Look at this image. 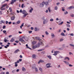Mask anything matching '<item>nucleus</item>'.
Instances as JSON below:
<instances>
[{"label": "nucleus", "instance_id": "f257e3e1", "mask_svg": "<svg viewBox=\"0 0 74 74\" xmlns=\"http://www.w3.org/2000/svg\"><path fill=\"white\" fill-rule=\"evenodd\" d=\"M45 4L46 5H48V2H43L42 3H40V7H44V5Z\"/></svg>", "mask_w": 74, "mask_h": 74}, {"label": "nucleus", "instance_id": "f03ea898", "mask_svg": "<svg viewBox=\"0 0 74 74\" xmlns=\"http://www.w3.org/2000/svg\"><path fill=\"white\" fill-rule=\"evenodd\" d=\"M7 3L4 4L2 5V6L1 7V10H5V8H3V7H5L6 6V8H8V6L7 5Z\"/></svg>", "mask_w": 74, "mask_h": 74}, {"label": "nucleus", "instance_id": "7ed1b4c3", "mask_svg": "<svg viewBox=\"0 0 74 74\" xmlns=\"http://www.w3.org/2000/svg\"><path fill=\"white\" fill-rule=\"evenodd\" d=\"M40 45H43V43L41 42H39L38 45H36V47H37V48H38V47H40Z\"/></svg>", "mask_w": 74, "mask_h": 74}, {"label": "nucleus", "instance_id": "20e7f679", "mask_svg": "<svg viewBox=\"0 0 74 74\" xmlns=\"http://www.w3.org/2000/svg\"><path fill=\"white\" fill-rule=\"evenodd\" d=\"M52 53H54L53 54V55H56L58 53H59V51H54V50H53L51 51Z\"/></svg>", "mask_w": 74, "mask_h": 74}, {"label": "nucleus", "instance_id": "39448f33", "mask_svg": "<svg viewBox=\"0 0 74 74\" xmlns=\"http://www.w3.org/2000/svg\"><path fill=\"white\" fill-rule=\"evenodd\" d=\"M51 63H49L46 64V66L47 68H50V67H51Z\"/></svg>", "mask_w": 74, "mask_h": 74}, {"label": "nucleus", "instance_id": "423d86ee", "mask_svg": "<svg viewBox=\"0 0 74 74\" xmlns=\"http://www.w3.org/2000/svg\"><path fill=\"white\" fill-rule=\"evenodd\" d=\"M12 1L10 3L11 4H13L14 3V2H16V0H11Z\"/></svg>", "mask_w": 74, "mask_h": 74}, {"label": "nucleus", "instance_id": "0eeeda50", "mask_svg": "<svg viewBox=\"0 0 74 74\" xmlns=\"http://www.w3.org/2000/svg\"><path fill=\"white\" fill-rule=\"evenodd\" d=\"M19 40L20 41H21V42H25V41H24L23 38H20Z\"/></svg>", "mask_w": 74, "mask_h": 74}, {"label": "nucleus", "instance_id": "6e6552de", "mask_svg": "<svg viewBox=\"0 0 74 74\" xmlns=\"http://www.w3.org/2000/svg\"><path fill=\"white\" fill-rule=\"evenodd\" d=\"M15 16H12L11 18V21H14L15 19Z\"/></svg>", "mask_w": 74, "mask_h": 74}, {"label": "nucleus", "instance_id": "1a4fd4ad", "mask_svg": "<svg viewBox=\"0 0 74 74\" xmlns=\"http://www.w3.org/2000/svg\"><path fill=\"white\" fill-rule=\"evenodd\" d=\"M47 57L48 58H49V59H50V60L51 59V58H52V57L51 56V55L47 56Z\"/></svg>", "mask_w": 74, "mask_h": 74}, {"label": "nucleus", "instance_id": "9d476101", "mask_svg": "<svg viewBox=\"0 0 74 74\" xmlns=\"http://www.w3.org/2000/svg\"><path fill=\"white\" fill-rule=\"evenodd\" d=\"M47 22H48V21H47L46 20H44L43 22V24H45V23H47Z\"/></svg>", "mask_w": 74, "mask_h": 74}, {"label": "nucleus", "instance_id": "9b49d317", "mask_svg": "<svg viewBox=\"0 0 74 74\" xmlns=\"http://www.w3.org/2000/svg\"><path fill=\"white\" fill-rule=\"evenodd\" d=\"M41 62L42 63H44V61L42 60H40L38 62V63H40Z\"/></svg>", "mask_w": 74, "mask_h": 74}, {"label": "nucleus", "instance_id": "f8f14e48", "mask_svg": "<svg viewBox=\"0 0 74 74\" xmlns=\"http://www.w3.org/2000/svg\"><path fill=\"white\" fill-rule=\"evenodd\" d=\"M19 49H17L15 50V51L14 52V53H16L18 52H19Z\"/></svg>", "mask_w": 74, "mask_h": 74}, {"label": "nucleus", "instance_id": "ddd939ff", "mask_svg": "<svg viewBox=\"0 0 74 74\" xmlns=\"http://www.w3.org/2000/svg\"><path fill=\"white\" fill-rule=\"evenodd\" d=\"M28 14L27 13H25L23 15V18H25L27 15Z\"/></svg>", "mask_w": 74, "mask_h": 74}, {"label": "nucleus", "instance_id": "4468645a", "mask_svg": "<svg viewBox=\"0 0 74 74\" xmlns=\"http://www.w3.org/2000/svg\"><path fill=\"white\" fill-rule=\"evenodd\" d=\"M64 62L65 63V64L67 65H69V62L66 61H64Z\"/></svg>", "mask_w": 74, "mask_h": 74}, {"label": "nucleus", "instance_id": "2eb2a0df", "mask_svg": "<svg viewBox=\"0 0 74 74\" xmlns=\"http://www.w3.org/2000/svg\"><path fill=\"white\" fill-rule=\"evenodd\" d=\"M36 43H37V41H33L32 42V44H33V45L36 44Z\"/></svg>", "mask_w": 74, "mask_h": 74}, {"label": "nucleus", "instance_id": "dca6fc26", "mask_svg": "<svg viewBox=\"0 0 74 74\" xmlns=\"http://www.w3.org/2000/svg\"><path fill=\"white\" fill-rule=\"evenodd\" d=\"M26 10H23V11L22 12V13L23 14H25V13H26Z\"/></svg>", "mask_w": 74, "mask_h": 74}, {"label": "nucleus", "instance_id": "f3484780", "mask_svg": "<svg viewBox=\"0 0 74 74\" xmlns=\"http://www.w3.org/2000/svg\"><path fill=\"white\" fill-rule=\"evenodd\" d=\"M26 48H27L28 49H31L30 48V47H28V45L27 44L26 45Z\"/></svg>", "mask_w": 74, "mask_h": 74}, {"label": "nucleus", "instance_id": "a211bd4d", "mask_svg": "<svg viewBox=\"0 0 74 74\" xmlns=\"http://www.w3.org/2000/svg\"><path fill=\"white\" fill-rule=\"evenodd\" d=\"M37 48V46H32V48L33 49H35V48Z\"/></svg>", "mask_w": 74, "mask_h": 74}, {"label": "nucleus", "instance_id": "6ab92c4d", "mask_svg": "<svg viewBox=\"0 0 74 74\" xmlns=\"http://www.w3.org/2000/svg\"><path fill=\"white\" fill-rule=\"evenodd\" d=\"M66 59H67V60H70V58H69L68 57H65L64 59V60H66Z\"/></svg>", "mask_w": 74, "mask_h": 74}, {"label": "nucleus", "instance_id": "aec40b11", "mask_svg": "<svg viewBox=\"0 0 74 74\" xmlns=\"http://www.w3.org/2000/svg\"><path fill=\"white\" fill-rule=\"evenodd\" d=\"M7 41L8 42V40H7V39H6V38H5L4 39V42H7Z\"/></svg>", "mask_w": 74, "mask_h": 74}, {"label": "nucleus", "instance_id": "412c9836", "mask_svg": "<svg viewBox=\"0 0 74 74\" xmlns=\"http://www.w3.org/2000/svg\"><path fill=\"white\" fill-rule=\"evenodd\" d=\"M22 71H26V69L24 68V67H23L22 69Z\"/></svg>", "mask_w": 74, "mask_h": 74}, {"label": "nucleus", "instance_id": "4be33fe9", "mask_svg": "<svg viewBox=\"0 0 74 74\" xmlns=\"http://www.w3.org/2000/svg\"><path fill=\"white\" fill-rule=\"evenodd\" d=\"M69 9H71V8H74V7L73 6H71L69 7Z\"/></svg>", "mask_w": 74, "mask_h": 74}, {"label": "nucleus", "instance_id": "5701e85b", "mask_svg": "<svg viewBox=\"0 0 74 74\" xmlns=\"http://www.w3.org/2000/svg\"><path fill=\"white\" fill-rule=\"evenodd\" d=\"M15 41L14 39V38H12L10 40V42H13V41Z\"/></svg>", "mask_w": 74, "mask_h": 74}, {"label": "nucleus", "instance_id": "b1692460", "mask_svg": "<svg viewBox=\"0 0 74 74\" xmlns=\"http://www.w3.org/2000/svg\"><path fill=\"white\" fill-rule=\"evenodd\" d=\"M38 40H39V42H42V39L40 38H39V39H38Z\"/></svg>", "mask_w": 74, "mask_h": 74}, {"label": "nucleus", "instance_id": "393cba45", "mask_svg": "<svg viewBox=\"0 0 74 74\" xmlns=\"http://www.w3.org/2000/svg\"><path fill=\"white\" fill-rule=\"evenodd\" d=\"M66 25L67 27H70V25L69 24H66Z\"/></svg>", "mask_w": 74, "mask_h": 74}, {"label": "nucleus", "instance_id": "a878e982", "mask_svg": "<svg viewBox=\"0 0 74 74\" xmlns=\"http://www.w3.org/2000/svg\"><path fill=\"white\" fill-rule=\"evenodd\" d=\"M24 25V23H22V24L21 25V26H20V27L21 29H22V27Z\"/></svg>", "mask_w": 74, "mask_h": 74}, {"label": "nucleus", "instance_id": "bb28decb", "mask_svg": "<svg viewBox=\"0 0 74 74\" xmlns=\"http://www.w3.org/2000/svg\"><path fill=\"white\" fill-rule=\"evenodd\" d=\"M33 10V8H32L29 11V12H32V11Z\"/></svg>", "mask_w": 74, "mask_h": 74}, {"label": "nucleus", "instance_id": "cd10ccee", "mask_svg": "<svg viewBox=\"0 0 74 74\" xmlns=\"http://www.w3.org/2000/svg\"><path fill=\"white\" fill-rule=\"evenodd\" d=\"M63 23V21H62L59 24V25H62Z\"/></svg>", "mask_w": 74, "mask_h": 74}, {"label": "nucleus", "instance_id": "c85d7f7f", "mask_svg": "<svg viewBox=\"0 0 74 74\" xmlns=\"http://www.w3.org/2000/svg\"><path fill=\"white\" fill-rule=\"evenodd\" d=\"M14 64H15V67H17V66H18V64H17V62H15Z\"/></svg>", "mask_w": 74, "mask_h": 74}, {"label": "nucleus", "instance_id": "c756f323", "mask_svg": "<svg viewBox=\"0 0 74 74\" xmlns=\"http://www.w3.org/2000/svg\"><path fill=\"white\" fill-rule=\"evenodd\" d=\"M35 69L36 70V72H37V71H38V69H37V68L35 67Z\"/></svg>", "mask_w": 74, "mask_h": 74}, {"label": "nucleus", "instance_id": "7c9ffc66", "mask_svg": "<svg viewBox=\"0 0 74 74\" xmlns=\"http://www.w3.org/2000/svg\"><path fill=\"white\" fill-rule=\"evenodd\" d=\"M64 14L65 15H66V14H68V12L67 11H65L64 12Z\"/></svg>", "mask_w": 74, "mask_h": 74}, {"label": "nucleus", "instance_id": "2f4dec72", "mask_svg": "<svg viewBox=\"0 0 74 74\" xmlns=\"http://www.w3.org/2000/svg\"><path fill=\"white\" fill-rule=\"evenodd\" d=\"M51 36H52L53 37L55 36V35H54V34H53V33H52L51 34Z\"/></svg>", "mask_w": 74, "mask_h": 74}, {"label": "nucleus", "instance_id": "473e14b6", "mask_svg": "<svg viewBox=\"0 0 74 74\" xmlns=\"http://www.w3.org/2000/svg\"><path fill=\"white\" fill-rule=\"evenodd\" d=\"M61 35V36H65V34L63 33H62Z\"/></svg>", "mask_w": 74, "mask_h": 74}, {"label": "nucleus", "instance_id": "72a5a7b5", "mask_svg": "<svg viewBox=\"0 0 74 74\" xmlns=\"http://www.w3.org/2000/svg\"><path fill=\"white\" fill-rule=\"evenodd\" d=\"M70 16H71V17H72L73 18V17H74V14H71L70 15Z\"/></svg>", "mask_w": 74, "mask_h": 74}, {"label": "nucleus", "instance_id": "f704fd0d", "mask_svg": "<svg viewBox=\"0 0 74 74\" xmlns=\"http://www.w3.org/2000/svg\"><path fill=\"white\" fill-rule=\"evenodd\" d=\"M21 23V21H18L16 22V23L17 24H19Z\"/></svg>", "mask_w": 74, "mask_h": 74}, {"label": "nucleus", "instance_id": "c9c22d12", "mask_svg": "<svg viewBox=\"0 0 74 74\" xmlns=\"http://www.w3.org/2000/svg\"><path fill=\"white\" fill-rule=\"evenodd\" d=\"M55 10H58V7L57 6H56L55 8Z\"/></svg>", "mask_w": 74, "mask_h": 74}, {"label": "nucleus", "instance_id": "e433bc0d", "mask_svg": "<svg viewBox=\"0 0 74 74\" xmlns=\"http://www.w3.org/2000/svg\"><path fill=\"white\" fill-rule=\"evenodd\" d=\"M39 38L40 37H35L36 39V40H38V39H39Z\"/></svg>", "mask_w": 74, "mask_h": 74}, {"label": "nucleus", "instance_id": "4c0bfd02", "mask_svg": "<svg viewBox=\"0 0 74 74\" xmlns=\"http://www.w3.org/2000/svg\"><path fill=\"white\" fill-rule=\"evenodd\" d=\"M32 58H36V55L34 54L32 56Z\"/></svg>", "mask_w": 74, "mask_h": 74}, {"label": "nucleus", "instance_id": "58836bf2", "mask_svg": "<svg viewBox=\"0 0 74 74\" xmlns=\"http://www.w3.org/2000/svg\"><path fill=\"white\" fill-rule=\"evenodd\" d=\"M69 54L70 55H73V53L71 52H69Z\"/></svg>", "mask_w": 74, "mask_h": 74}, {"label": "nucleus", "instance_id": "ea45409f", "mask_svg": "<svg viewBox=\"0 0 74 74\" xmlns=\"http://www.w3.org/2000/svg\"><path fill=\"white\" fill-rule=\"evenodd\" d=\"M39 70H40V71H41V72L42 71V68H40Z\"/></svg>", "mask_w": 74, "mask_h": 74}, {"label": "nucleus", "instance_id": "a19ab883", "mask_svg": "<svg viewBox=\"0 0 74 74\" xmlns=\"http://www.w3.org/2000/svg\"><path fill=\"white\" fill-rule=\"evenodd\" d=\"M48 10L49 12H51V9H50V7H49L48 8Z\"/></svg>", "mask_w": 74, "mask_h": 74}, {"label": "nucleus", "instance_id": "79ce46f5", "mask_svg": "<svg viewBox=\"0 0 74 74\" xmlns=\"http://www.w3.org/2000/svg\"><path fill=\"white\" fill-rule=\"evenodd\" d=\"M50 21L51 22H53V19L51 18L50 19Z\"/></svg>", "mask_w": 74, "mask_h": 74}, {"label": "nucleus", "instance_id": "37998d69", "mask_svg": "<svg viewBox=\"0 0 74 74\" xmlns=\"http://www.w3.org/2000/svg\"><path fill=\"white\" fill-rule=\"evenodd\" d=\"M9 10L10 11V12H12V8H9Z\"/></svg>", "mask_w": 74, "mask_h": 74}, {"label": "nucleus", "instance_id": "c03bdc74", "mask_svg": "<svg viewBox=\"0 0 74 74\" xmlns=\"http://www.w3.org/2000/svg\"><path fill=\"white\" fill-rule=\"evenodd\" d=\"M6 32H7V31H6V30H3V33L5 34V33H6Z\"/></svg>", "mask_w": 74, "mask_h": 74}, {"label": "nucleus", "instance_id": "a18cd8bd", "mask_svg": "<svg viewBox=\"0 0 74 74\" xmlns=\"http://www.w3.org/2000/svg\"><path fill=\"white\" fill-rule=\"evenodd\" d=\"M70 45L71 46V47H74V45L73 44H70Z\"/></svg>", "mask_w": 74, "mask_h": 74}, {"label": "nucleus", "instance_id": "49530a36", "mask_svg": "<svg viewBox=\"0 0 74 74\" xmlns=\"http://www.w3.org/2000/svg\"><path fill=\"white\" fill-rule=\"evenodd\" d=\"M69 67H73V66L71 64H70L69 65Z\"/></svg>", "mask_w": 74, "mask_h": 74}, {"label": "nucleus", "instance_id": "de8ad7c7", "mask_svg": "<svg viewBox=\"0 0 74 74\" xmlns=\"http://www.w3.org/2000/svg\"><path fill=\"white\" fill-rule=\"evenodd\" d=\"M1 22H2V23H5V21H1Z\"/></svg>", "mask_w": 74, "mask_h": 74}, {"label": "nucleus", "instance_id": "09e8293b", "mask_svg": "<svg viewBox=\"0 0 74 74\" xmlns=\"http://www.w3.org/2000/svg\"><path fill=\"white\" fill-rule=\"evenodd\" d=\"M24 5V4H22L21 5V8H23V6Z\"/></svg>", "mask_w": 74, "mask_h": 74}, {"label": "nucleus", "instance_id": "8fccbe9b", "mask_svg": "<svg viewBox=\"0 0 74 74\" xmlns=\"http://www.w3.org/2000/svg\"><path fill=\"white\" fill-rule=\"evenodd\" d=\"M70 35L71 36H74V34L73 33H71V34Z\"/></svg>", "mask_w": 74, "mask_h": 74}, {"label": "nucleus", "instance_id": "3c124183", "mask_svg": "<svg viewBox=\"0 0 74 74\" xmlns=\"http://www.w3.org/2000/svg\"><path fill=\"white\" fill-rule=\"evenodd\" d=\"M1 74H5V72H2L1 73Z\"/></svg>", "mask_w": 74, "mask_h": 74}, {"label": "nucleus", "instance_id": "603ef678", "mask_svg": "<svg viewBox=\"0 0 74 74\" xmlns=\"http://www.w3.org/2000/svg\"><path fill=\"white\" fill-rule=\"evenodd\" d=\"M60 41H63V39H61L60 40Z\"/></svg>", "mask_w": 74, "mask_h": 74}, {"label": "nucleus", "instance_id": "864d4df0", "mask_svg": "<svg viewBox=\"0 0 74 74\" xmlns=\"http://www.w3.org/2000/svg\"><path fill=\"white\" fill-rule=\"evenodd\" d=\"M5 26L4 25L3 26V29H5Z\"/></svg>", "mask_w": 74, "mask_h": 74}, {"label": "nucleus", "instance_id": "5fc2aeb1", "mask_svg": "<svg viewBox=\"0 0 74 74\" xmlns=\"http://www.w3.org/2000/svg\"><path fill=\"white\" fill-rule=\"evenodd\" d=\"M15 42H16V43H18L19 42V41L18 40H16L15 41Z\"/></svg>", "mask_w": 74, "mask_h": 74}, {"label": "nucleus", "instance_id": "6e6d98bb", "mask_svg": "<svg viewBox=\"0 0 74 74\" xmlns=\"http://www.w3.org/2000/svg\"><path fill=\"white\" fill-rule=\"evenodd\" d=\"M29 33H32V31H29L28 32Z\"/></svg>", "mask_w": 74, "mask_h": 74}, {"label": "nucleus", "instance_id": "4d7b16f0", "mask_svg": "<svg viewBox=\"0 0 74 74\" xmlns=\"http://www.w3.org/2000/svg\"><path fill=\"white\" fill-rule=\"evenodd\" d=\"M59 4H60V3L59 2V3H57V5H59Z\"/></svg>", "mask_w": 74, "mask_h": 74}, {"label": "nucleus", "instance_id": "13d9d810", "mask_svg": "<svg viewBox=\"0 0 74 74\" xmlns=\"http://www.w3.org/2000/svg\"><path fill=\"white\" fill-rule=\"evenodd\" d=\"M16 72H19V69H17V70H16Z\"/></svg>", "mask_w": 74, "mask_h": 74}, {"label": "nucleus", "instance_id": "bf43d9fd", "mask_svg": "<svg viewBox=\"0 0 74 74\" xmlns=\"http://www.w3.org/2000/svg\"><path fill=\"white\" fill-rule=\"evenodd\" d=\"M8 21H5L6 24H8Z\"/></svg>", "mask_w": 74, "mask_h": 74}, {"label": "nucleus", "instance_id": "052dcab7", "mask_svg": "<svg viewBox=\"0 0 74 74\" xmlns=\"http://www.w3.org/2000/svg\"><path fill=\"white\" fill-rule=\"evenodd\" d=\"M42 51V49H40L38 50V51Z\"/></svg>", "mask_w": 74, "mask_h": 74}, {"label": "nucleus", "instance_id": "680f3d73", "mask_svg": "<svg viewBox=\"0 0 74 74\" xmlns=\"http://www.w3.org/2000/svg\"><path fill=\"white\" fill-rule=\"evenodd\" d=\"M60 65H59L58 66V68H60Z\"/></svg>", "mask_w": 74, "mask_h": 74}, {"label": "nucleus", "instance_id": "e2e57ef3", "mask_svg": "<svg viewBox=\"0 0 74 74\" xmlns=\"http://www.w3.org/2000/svg\"><path fill=\"white\" fill-rule=\"evenodd\" d=\"M34 30H35V31H37V28H35Z\"/></svg>", "mask_w": 74, "mask_h": 74}, {"label": "nucleus", "instance_id": "0e129e2a", "mask_svg": "<svg viewBox=\"0 0 74 74\" xmlns=\"http://www.w3.org/2000/svg\"><path fill=\"white\" fill-rule=\"evenodd\" d=\"M67 31H69L70 30V29H69V28H67Z\"/></svg>", "mask_w": 74, "mask_h": 74}, {"label": "nucleus", "instance_id": "69168bd1", "mask_svg": "<svg viewBox=\"0 0 74 74\" xmlns=\"http://www.w3.org/2000/svg\"><path fill=\"white\" fill-rule=\"evenodd\" d=\"M20 58H22V55H20Z\"/></svg>", "mask_w": 74, "mask_h": 74}, {"label": "nucleus", "instance_id": "338daca9", "mask_svg": "<svg viewBox=\"0 0 74 74\" xmlns=\"http://www.w3.org/2000/svg\"><path fill=\"white\" fill-rule=\"evenodd\" d=\"M6 74H9V72H6Z\"/></svg>", "mask_w": 74, "mask_h": 74}, {"label": "nucleus", "instance_id": "774afa93", "mask_svg": "<svg viewBox=\"0 0 74 74\" xmlns=\"http://www.w3.org/2000/svg\"><path fill=\"white\" fill-rule=\"evenodd\" d=\"M46 34L47 35H48V33L47 32H46Z\"/></svg>", "mask_w": 74, "mask_h": 74}]
</instances>
